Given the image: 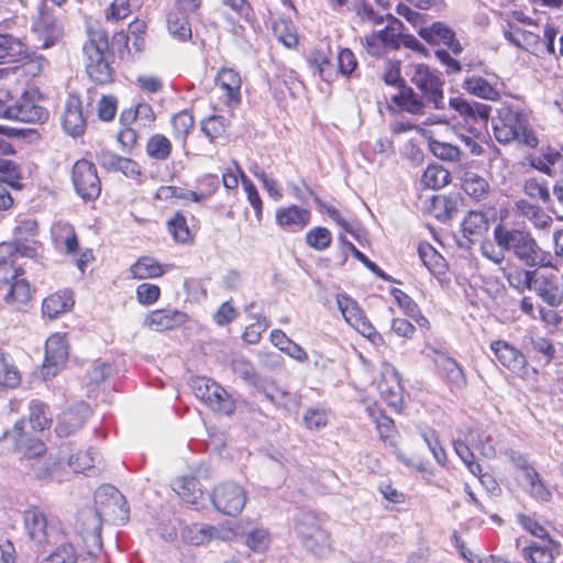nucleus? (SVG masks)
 <instances>
[{
	"mask_svg": "<svg viewBox=\"0 0 563 563\" xmlns=\"http://www.w3.org/2000/svg\"><path fill=\"white\" fill-rule=\"evenodd\" d=\"M35 249L18 241L0 244V297L14 310H23L32 298L23 258H33Z\"/></svg>",
	"mask_w": 563,
	"mask_h": 563,
	"instance_id": "1",
	"label": "nucleus"
},
{
	"mask_svg": "<svg viewBox=\"0 0 563 563\" xmlns=\"http://www.w3.org/2000/svg\"><path fill=\"white\" fill-rule=\"evenodd\" d=\"M494 241L530 267H554L550 255L544 252L532 234L526 229L510 228L498 223L493 231Z\"/></svg>",
	"mask_w": 563,
	"mask_h": 563,
	"instance_id": "2",
	"label": "nucleus"
},
{
	"mask_svg": "<svg viewBox=\"0 0 563 563\" xmlns=\"http://www.w3.org/2000/svg\"><path fill=\"white\" fill-rule=\"evenodd\" d=\"M494 135L499 143L505 144L517 141L530 148L539 144L528 117L516 107L505 106L498 111L494 121Z\"/></svg>",
	"mask_w": 563,
	"mask_h": 563,
	"instance_id": "3",
	"label": "nucleus"
},
{
	"mask_svg": "<svg viewBox=\"0 0 563 563\" xmlns=\"http://www.w3.org/2000/svg\"><path fill=\"white\" fill-rule=\"evenodd\" d=\"M88 40L84 45L86 71L98 85H107L113 80V69L106 57L109 43L107 34L100 27H88Z\"/></svg>",
	"mask_w": 563,
	"mask_h": 563,
	"instance_id": "4",
	"label": "nucleus"
},
{
	"mask_svg": "<svg viewBox=\"0 0 563 563\" xmlns=\"http://www.w3.org/2000/svg\"><path fill=\"white\" fill-rule=\"evenodd\" d=\"M102 520L103 518L98 510L91 507L81 509L76 517V533L87 554L92 558L97 556L102 550Z\"/></svg>",
	"mask_w": 563,
	"mask_h": 563,
	"instance_id": "5",
	"label": "nucleus"
},
{
	"mask_svg": "<svg viewBox=\"0 0 563 563\" xmlns=\"http://www.w3.org/2000/svg\"><path fill=\"white\" fill-rule=\"evenodd\" d=\"M191 388L197 398L213 411L231 415L235 410V402L231 395L217 382L207 377H196Z\"/></svg>",
	"mask_w": 563,
	"mask_h": 563,
	"instance_id": "6",
	"label": "nucleus"
},
{
	"mask_svg": "<svg viewBox=\"0 0 563 563\" xmlns=\"http://www.w3.org/2000/svg\"><path fill=\"white\" fill-rule=\"evenodd\" d=\"M410 80L421 90L429 104L435 109L444 108L443 81L435 70L424 64L412 65Z\"/></svg>",
	"mask_w": 563,
	"mask_h": 563,
	"instance_id": "7",
	"label": "nucleus"
},
{
	"mask_svg": "<svg viewBox=\"0 0 563 563\" xmlns=\"http://www.w3.org/2000/svg\"><path fill=\"white\" fill-rule=\"evenodd\" d=\"M296 532L303 548L314 555L321 556L330 551L329 533L320 527L313 515H302L297 521Z\"/></svg>",
	"mask_w": 563,
	"mask_h": 563,
	"instance_id": "8",
	"label": "nucleus"
},
{
	"mask_svg": "<svg viewBox=\"0 0 563 563\" xmlns=\"http://www.w3.org/2000/svg\"><path fill=\"white\" fill-rule=\"evenodd\" d=\"M95 510L103 518L125 521L129 507L124 496L112 485H102L95 493Z\"/></svg>",
	"mask_w": 563,
	"mask_h": 563,
	"instance_id": "9",
	"label": "nucleus"
},
{
	"mask_svg": "<svg viewBox=\"0 0 563 563\" xmlns=\"http://www.w3.org/2000/svg\"><path fill=\"white\" fill-rule=\"evenodd\" d=\"M211 500L218 511L227 516H236L245 506L246 493L236 483L224 482L214 487Z\"/></svg>",
	"mask_w": 563,
	"mask_h": 563,
	"instance_id": "10",
	"label": "nucleus"
},
{
	"mask_svg": "<svg viewBox=\"0 0 563 563\" xmlns=\"http://www.w3.org/2000/svg\"><path fill=\"white\" fill-rule=\"evenodd\" d=\"M76 192L85 200H95L101 192V181L95 165L87 159L77 161L71 170Z\"/></svg>",
	"mask_w": 563,
	"mask_h": 563,
	"instance_id": "11",
	"label": "nucleus"
},
{
	"mask_svg": "<svg viewBox=\"0 0 563 563\" xmlns=\"http://www.w3.org/2000/svg\"><path fill=\"white\" fill-rule=\"evenodd\" d=\"M496 360L514 375L527 379L530 374L526 355L516 346L505 340L490 343Z\"/></svg>",
	"mask_w": 563,
	"mask_h": 563,
	"instance_id": "12",
	"label": "nucleus"
},
{
	"mask_svg": "<svg viewBox=\"0 0 563 563\" xmlns=\"http://www.w3.org/2000/svg\"><path fill=\"white\" fill-rule=\"evenodd\" d=\"M529 290L534 291L552 308H558L563 303V288L559 284V277L553 273L534 269Z\"/></svg>",
	"mask_w": 563,
	"mask_h": 563,
	"instance_id": "13",
	"label": "nucleus"
},
{
	"mask_svg": "<svg viewBox=\"0 0 563 563\" xmlns=\"http://www.w3.org/2000/svg\"><path fill=\"white\" fill-rule=\"evenodd\" d=\"M36 96V90L24 91L21 98L14 102L11 120L44 123L48 119V111L35 100Z\"/></svg>",
	"mask_w": 563,
	"mask_h": 563,
	"instance_id": "14",
	"label": "nucleus"
},
{
	"mask_svg": "<svg viewBox=\"0 0 563 563\" xmlns=\"http://www.w3.org/2000/svg\"><path fill=\"white\" fill-rule=\"evenodd\" d=\"M336 305L345 321L363 336H376L377 332L357 302L346 295L336 296Z\"/></svg>",
	"mask_w": 563,
	"mask_h": 563,
	"instance_id": "15",
	"label": "nucleus"
},
{
	"mask_svg": "<svg viewBox=\"0 0 563 563\" xmlns=\"http://www.w3.org/2000/svg\"><path fill=\"white\" fill-rule=\"evenodd\" d=\"M68 358V343L60 333L52 334L45 344L44 376H55Z\"/></svg>",
	"mask_w": 563,
	"mask_h": 563,
	"instance_id": "16",
	"label": "nucleus"
},
{
	"mask_svg": "<svg viewBox=\"0 0 563 563\" xmlns=\"http://www.w3.org/2000/svg\"><path fill=\"white\" fill-rule=\"evenodd\" d=\"M24 427V420H19L11 430L4 432V438L11 440L27 460L40 457L45 452V445L38 439L30 437Z\"/></svg>",
	"mask_w": 563,
	"mask_h": 563,
	"instance_id": "17",
	"label": "nucleus"
},
{
	"mask_svg": "<svg viewBox=\"0 0 563 563\" xmlns=\"http://www.w3.org/2000/svg\"><path fill=\"white\" fill-rule=\"evenodd\" d=\"M377 389L382 398L393 407H398L402 402L404 388L400 382L398 371L390 364H384L382 377L377 383Z\"/></svg>",
	"mask_w": 563,
	"mask_h": 563,
	"instance_id": "18",
	"label": "nucleus"
},
{
	"mask_svg": "<svg viewBox=\"0 0 563 563\" xmlns=\"http://www.w3.org/2000/svg\"><path fill=\"white\" fill-rule=\"evenodd\" d=\"M24 528L29 538L42 545L49 541L53 530L48 527L45 514L38 508H30L23 515Z\"/></svg>",
	"mask_w": 563,
	"mask_h": 563,
	"instance_id": "19",
	"label": "nucleus"
},
{
	"mask_svg": "<svg viewBox=\"0 0 563 563\" xmlns=\"http://www.w3.org/2000/svg\"><path fill=\"white\" fill-rule=\"evenodd\" d=\"M419 35L431 44H443L448 46L453 54L462 53L463 47L456 40L454 31L442 22H434L430 26L421 27Z\"/></svg>",
	"mask_w": 563,
	"mask_h": 563,
	"instance_id": "20",
	"label": "nucleus"
},
{
	"mask_svg": "<svg viewBox=\"0 0 563 563\" xmlns=\"http://www.w3.org/2000/svg\"><path fill=\"white\" fill-rule=\"evenodd\" d=\"M89 413L90 409L85 402L65 409L58 417L56 432L60 437L70 435L84 426Z\"/></svg>",
	"mask_w": 563,
	"mask_h": 563,
	"instance_id": "21",
	"label": "nucleus"
},
{
	"mask_svg": "<svg viewBox=\"0 0 563 563\" xmlns=\"http://www.w3.org/2000/svg\"><path fill=\"white\" fill-rule=\"evenodd\" d=\"M188 321L187 313L176 309H159L152 311L144 319V327L154 331H165L180 327Z\"/></svg>",
	"mask_w": 563,
	"mask_h": 563,
	"instance_id": "22",
	"label": "nucleus"
},
{
	"mask_svg": "<svg viewBox=\"0 0 563 563\" xmlns=\"http://www.w3.org/2000/svg\"><path fill=\"white\" fill-rule=\"evenodd\" d=\"M34 32L42 42V48H49L54 46L64 34L62 23L48 13H42L34 22Z\"/></svg>",
	"mask_w": 563,
	"mask_h": 563,
	"instance_id": "23",
	"label": "nucleus"
},
{
	"mask_svg": "<svg viewBox=\"0 0 563 563\" xmlns=\"http://www.w3.org/2000/svg\"><path fill=\"white\" fill-rule=\"evenodd\" d=\"M310 220V212L307 209L291 205L276 211L277 224L288 232L302 230Z\"/></svg>",
	"mask_w": 563,
	"mask_h": 563,
	"instance_id": "24",
	"label": "nucleus"
},
{
	"mask_svg": "<svg viewBox=\"0 0 563 563\" xmlns=\"http://www.w3.org/2000/svg\"><path fill=\"white\" fill-rule=\"evenodd\" d=\"M63 128L66 133L78 136L84 133L86 119L82 114L80 100L77 97H69L63 114Z\"/></svg>",
	"mask_w": 563,
	"mask_h": 563,
	"instance_id": "25",
	"label": "nucleus"
},
{
	"mask_svg": "<svg viewBox=\"0 0 563 563\" xmlns=\"http://www.w3.org/2000/svg\"><path fill=\"white\" fill-rule=\"evenodd\" d=\"M262 393L271 402L287 411H290L299 406V399L285 389L277 386L274 382L262 380L256 388Z\"/></svg>",
	"mask_w": 563,
	"mask_h": 563,
	"instance_id": "26",
	"label": "nucleus"
},
{
	"mask_svg": "<svg viewBox=\"0 0 563 563\" xmlns=\"http://www.w3.org/2000/svg\"><path fill=\"white\" fill-rule=\"evenodd\" d=\"M489 221L485 213L481 211H470L461 223L463 238L468 244L477 241L485 232L488 231Z\"/></svg>",
	"mask_w": 563,
	"mask_h": 563,
	"instance_id": "27",
	"label": "nucleus"
},
{
	"mask_svg": "<svg viewBox=\"0 0 563 563\" xmlns=\"http://www.w3.org/2000/svg\"><path fill=\"white\" fill-rule=\"evenodd\" d=\"M504 35L506 40L516 47L532 54H538L540 46L542 45V41L539 35L519 26L510 25L508 29L504 30Z\"/></svg>",
	"mask_w": 563,
	"mask_h": 563,
	"instance_id": "28",
	"label": "nucleus"
},
{
	"mask_svg": "<svg viewBox=\"0 0 563 563\" xmlns=\"http://www.w3.org/2000/svg\"><path fill=\"white\" fill-rule=\"evenodd\" d=\"M437 358L434 360L439 369L445 376L448 383L457 389H462L466 386V376L462 366L452 357L446 356L442 353L437 352Z\"/></svg>",
	"mask_w": 563,
	"mask_h": 563,
	"instance_id": "29",
	"label": "nucleus"
},
{
	"mask_svg": "<svg viewBox=\"0 0 563 563\" xmlns=\"http://www.w3.org/2000/svg\"><path fill=\"white\" fill-rule=\"evenodd\" d=\"M514 210L532 222L536 229H550L553 219L547 214L540 207L525 200L519 199L515 202Z\"/></svg>",
	"mask_w": 563,
	"mask_h": 563,
	"instance_id": "30",
	"label": "nucleus"
},
{
	"mask_svg": "<svg viewBox=\"0 0 563 563\" xmlns=\"http://www.w3.org/2000/svg\"><path fill=\"white\" fill-rule=\"evenodd\" d=\"M217 84L224 90L230 104H238L241 101L240 89L242 80L235 70L231 68L221 69L217 76Z\"/></svg>",
	"mask_w": 563,
	"mask_h": 563,
	"instance_id": "31",
	"label": "nucleus"
},
{
	"mask_svg": "<svg viewBox=\"0 0 563 563\" xmlns=\"http://www.w3.org/2000/svg\"><path fill=\"white\" fill-rule=\"evenodd\" d=\"M555 550L556 543L548 538L526 548L523 555L530 563H554Z\"/></svg>",
	"mask_w": 563,
	"mask_h": 563,
	"instance_id": "32",
	"label": "nucleus"
},
{
	"mask_svg": "<svg viewBox=\"0 0 563 563\" xmlns=\"http://www.w3.org/2000/svg\"><path fill=\"white\" fill-rule=\"evenodd\" d=\"M463 191L476 201L485 199L489 192V184L483 176L467 170L462 177Z\"/></svg>",
	"mask_w": 563,
	"mask_h": 563,
	"instance_id": "33",
	"label": "nucleus"
},
{
	"mask_svg": "<svg viewBox=\"0 0 563 563\" xmlns=\"http://www.w3.org/2000/svg\"><path fill=\"white\" fill-rule=\"evenodd\" d=\"M463 88L473 96L490 101H496L500 97L498 89L479 76L466 77L463 81Z\"/></svg>",
	"mask_w": 563,
	"mask_h": 563,
	"instance_id": "34",
	"label": "nucleus"
},
{
	"mask_svg": "<svg viewBox=\"0 0 563 563\" xmlns=\"http://www.w3.org/2000/svg\"><path fill=\"white\" fill-rule=\"evenodd\" d=\"M449 103L450 107L461 115L471 119L479 118L484 121L488 120L492 110L490 106L479 102H470L460 97L451 98Z\"/></svg>",
	"mask_w": 563,
	"mask_h": 563,
	"instance_id": "35",
	"label": "nucleus"
},
{
	"mask_svg": "<svg viewBox=\"0 0 563 563\" xmlns=\"http://www.w3.org/2000/svg\"><path fill=\"white\" fill-rule=\"evenodd\" d=\"M27 57L29 47L25 43L10 34H0V58L16 62Z\"/></svg>",
	"mask_w": 563,
	"mask_h": 563,
	"instance_id": "36",
	"label": "nucleus"
},
{
	"mask_svg": "<svg viewBox=\"0 0 563 563\" xmlns=\"http://www.w3.org/2000/svg\"><path fill=\"white\" fill-rule=\"evenodd\" d=\"M529 346L533 357L544 365L550 364L556 356V347L549 338L532 335L529 338Z\"/></svg>",
	"mask_w": 563,
	"mask_h": 563,
	"instance_id": "37",
	"label": "nucleus"
},
{
	"mask_svg": "<svg viewBox=\"0 0 563 563\" xmlns=\"http://www.w3.org/2000/svg\"><path fill=\"white\" fill-rule=\"evenodd\" d=\"M74 305L73 297L69 292H56L43 300L42 310L45 316L51 319L58 317L60 313L70 309Z\"/></svg>",
	"mask_w": 563,
	"mask_h": 563,
	"instance_id": "38",
	"label": "nucleus"
},
{
	"mask_svg": "<svg viewBox=\"0 0 563 563\" xmlns=\"http://www.w3.org/2000/svg\"><path fill=\"white\" fill-rule=\"evenodd\" d=\"M174 490L187 504L198 506L203 493L196 477H183L175 484Z\"/></svg>",
	"mask_w": 563,
	"mask_h": 563,
	"instance_id": "39",
	"label": "nucleus"
},
{
	"mask_svg": "<svg viewBox=\"0 0 563 563\" xmlns=\"http://www.w3.org/2000/svg\"><path fill=\"white\" fill-rule=\"evenodd\" d=\"M503 272L504 277L511 288L518 290L520 294L530 289L534 271H528L519 266H509L504 268Z\"/></svg>",
	"mask_w": 563,
	"mask_h": 563,
	"instance_id": "40",
	"label": "nucleus"
},
{
	"mask_svg": "<svg viewBox=\"0 0 563 563\" xmlns=\"http://www.w3.org/2000/svg\"><path fill=\"white\" fill-rule=\"evenodd\" d=\"M130 272L136 279L156 278L164 274L161 264L150 256L140 257L130 267Z\"/></svg>",
	"mask_w": 563,
	"mask_h": 563,
	"instance_id": "41",
	"label": "nucleus"
},
{
	"mask_svg": "<svg viewBox=\"0 0 563 563\" xmlns=\"http://www.w3.org/2000/svg\"><path fill=\"white\" fill-rule=\"evenodd\" d=\"M167 27L169 33L180 41L191 37V26L188 22L187 12L179 10L170 12L167 18Z\"/></svg>",
	"mask_w": 563,
	"mask_h": 563,
	"instance_id": "42",
	"label": "nucleus"
},
{
	"mask_svg": "<svg viewBox=\"0 0 563 563\" xmlns=\"http://www.w3.org/2000/svg\"><path fill=\"white\" fill-rule=\"evenodd\" d=\"M451 181V174L443 166L434 164L429 165L421 178L424 187L430 189H440Z\"/></svg>",
	"mask_w": 563,
	"mask_h": 563,
	"instance_id": "43",
	"label": "nucleus"
},
{
	"mask_svg": "<svg viewBox=\"0 0 563 563\" xmlns=\"http://www.w3.org/2000/svg\"><path fill=\"white\" fill-rule=\"evenodd\" d=\"M20 372L12 363L11 357L0 349V385L9 388L19 386Z\"/></svg>",
	"mask_w": 563,
	"mask_h": 563,
	"instance_id": "44",
	"label": "nucleus"
},
{
	"mask_svg": "<svg viewBox=\"0 0 563 563\" xmlns=\"http://www.w3.org/2000/svg\"><path fill=\"white\" fill-rule=\"evenodd\" d=\"M29 421L34 431H43L48 428L52 423L48 407L38 400H33L30 404Z\"/></svg>",
	"mask_w": 563,
	"mask_h": 563,
	"instance_id": "45",
	"label": "nucleus"
},
{
	"mask_svg": "<svg viewBox=\"0 0 563 563\" xmlns=\"http://www.w3.org/2000/svg\"><path fill=\"white\" fill-rule=\"evenodd\" d=\"M146 153L154 159L165 161L172 153V143L165 135L154 134L147 141Z\"/></svg>",
	"mask_w": 563,
	"mask_h": 563,
	"instance_id": "46",
	"label": "nucleus"
},
{
	"mask_svg": "<svg viewBox=\"0 0 563 563\" xmlns=\"http://www.w3.org/2000/svg\"><path fill=\"white\" fill-rule=\"evenodd\" d=\"M170 123L173 126L174 137L179 139L185 144L188 134L195 125L194 115L189 111L184 110L174 114Z\"/></svg>",
	"mask_w": 563,
	"mask_h": 563,
	"instance_id": "47",
	"label": "nucleus"
},
{
	"mask_svg": "<svg viewBox=\"0 0 563 563\" xmlns=\"http://www.w3.org/2000/svg\"><path fill=\"white\" fill-rule=\"evenodd\" d=\"M55 241L59 246H64L67 253H73L78 249L77 235L74 228L68 223H57L54 229Z\"/></svg>",
	"mask_w": 563,
	"mask_h": 563,
	"instance_id": "48",
	"label": "nucleus"
},
{
	"mask_svg": "<svg viewBox=\"0 0 563 563\" xmlns=\"http://www.w3.org/2000/svg\"><path fill=\"white\" fill-rule=\"evenodd\" d=\"M467 441L474 445L482 455L487 459L496 456V449L492 434L483 430H473L468 433Z\"/></svg>",
	"mask_w": 563,
	"mask_h": 563,
	"instance_id": "49",
	"label": "nucleus"
},
{
	"mask_svg": "<svg viewBox=\"0 0 563 563\" xmlns=\"http://www.w3.org/2000/svg\"><path fill=\"white\" fill-rule=\"evenodd\" d=\"M271 533L263 527H256L245 533V544L254 552H264L269 548Z\"/></svg>",
	"mask_w": 563,
	"mask_h": 563,
	"instance_id": "50",
	"label": "nucleus"
},
{
	"mask_svg": "<svg viewBox=\"0 0 563 563\" xmlns=\"http://www.w3.org/2000/svg\"><path fill=\"white\" fill-rule=\"evenodd\" d=\"M167 225L169 233L176 242L188 243L192 240V234L183 214L176 213L170 220H168Z\"/></svg>",
	"mask_w": 563,
	"mask_h": 563,
	"instance_id": "51",
	"label": "nucleus"
},
{
	"mask_svg": "<svg viewBox=\"0 0 563 563\" xmlns=\"http://www.w3.org/2000/svg\"><path fill=\"white\" fill-rule=\"evenodd\" d=\"M306 242L316 251H324L331 245L332 234L325 228L316 227L307 232Z\"/></svg>",
	"mask_w": 563,
	"mask_h": 563,
	"instance_id": "52",
	"label": "nucleus"
},
{
	"mask_svg": "<svg viewBox=\"0 0 563 563\" xmlns=\"http://www.w3.org/2000/svg\"><path fill=\"white\" fill-rule=\"evenodd\" d=\"M521 479L523 484L529 487V492L534 498L542 501L549 500L551 493L547 489L534 470H528L527 475Z\"/></svg>",
	"mask_w": 563,
	"mask_h": 563,
	"instance_id": "53",
	"label": "nucleus"
},
{
	"mask_svg": "<svg viewBox=\"0 0 563 563\" xmlns=\"http://www.w3.org/2000/svg\"><path fill=\"white\" fill-rule=\"evenodd\" d=\"M432 212L440 221H448L457 212L456 203L444 196H438L432 199Z\"/></svg>",
	"mask_w": 563,
	"mask_h": 563,
	"instance_id": "54",
	"label": "nucleus"
},
{
	"mask_svg": "<svg viewBox=\"0 0 563 563\" xmlns=\"http://www.w3.org/2000/svg\"><path fill=\"white\" fill-rule=\"evenodd\" d=\"M395 101L398 102L404 110L413 114L421 113L424 107L422 99L411 88H405L400 92V96L395 98Z\"/></svg>",
	"mask_w": 563,
	"mask_h": 563,
	"instance_id": "55",
	"label": "nucleus"
},
{
	"mask_svg": "<svg viewBox=\"0 0 563 563\" xmlns=\"http://www.w3.org/2000/svg\"><path fill=\"white\" fill-rule=\"evenodd\" d=\"M231 366L236 375H239L243 380L255 386L256 388L262 382V379L257 377L254 366L242 357H236L232 361Z\"/></svg>",
	"mask_w": 563,
	"mask_h": 563,
	"instance_id": "56",
	"label": "nucleus"
},
{
	"mask_svg": "<svg viewBox=\"0 0 563 563\" xmlns=\"http://www.w3.org/2000/svg\"><path fill=\"white\" fill-rule=\"evenodd\" d=\"M227 120L222 115H211L201 122V130L210 141L225 133Z\"/></svg>",
	"mask_w": 563,
	"mask_h": 563,
	"instance_id": "57",
	"label": "nucleus"
},
{
	"mask_svg": "<svg viewBox=\"0 0 563 563\" xmlns=\"http://www.w3.org/2000/svg\"><path fill=\"white\" fill-rule=\"evenodd\" d=\"M141 0H114L110 7L108 19L122 20L129 16L133 10L140 8Z\"/></svg>",
	"mask_w": 563,
	"mask_h": 563,
	"instance_id": "58",
	"label": "nucleus"
},
{
	"mask_svg": "<svg viewBox=\"0 0 563 563\" xmlns=\"http://www.w3.org/2000/svg\"><path fill=\"white\" fill-rule=\"evenodd\" d=\"M77 555L71 544L65 543L44 558L40 563H76Z\"/></svg>",
	"mask_w": 563,
	"mask_h": 563,
	"instance_id": "59",
	"label": "nucleus"
},
{
	"mask_svg": "<svg viewBox=\"0 0 563 563\" xmlns=\"http://www.w3.org/2000/svg\"><path fill=\"white\" fill-rule=\"evenodd\" d=\"M523 192L531 199L540 200L544 203L550 201V192L547 184L536 178H530L525 181Z\"/></svg>",
	"mask_w": 563,
	"mask_h": 563,
	"instance_id": "60",
	"label": "nucleus"
},
{
	"mask_svg": "<svg viewBox=\"0 0 563 563\" xmlns=\"http://www.w3.org/2000/svg\"><path fill=\"white\" fill-rule=\"evenodd\" d=\"M98 457V453L91 450L79 452L76 456H70L68 459V465L75 472H84L89 468L95 467L96 460Z\"/></svg>",
	"mask_w": 563,
	"mask_h": 563,
	"instance_id": "61",
	"label": "nucleus"
},
{
	"mask_svg": "<svg viewBox=\"0 0 563 563\" xmlns=\"http://www.w3.org/2000/svg\"><path fill=\"white\" fill-rule=\"evenodd\" d=\"M430 147L432 153L443 161L459 162L461 158L460 148L450 143L433 141Z\"/></svg>",
	"mask_w": 563,
	"mask_h": 563,
	"instance_id": "62",
	"label": "nucleus"
},
{
	"mask_svg": "<svg viewBox=\"0 0 563 563\" xmlns=\"http://www.w3.org/2000/svg\"><path fill=\"white\" fill-rule=\"evenodd\" d=\"M190 533L192 534L190 537V542L196 545H200L212 539H216L219 534V530L210 525H200L194 526V528L190 530Z\"/></svg>",
	"mask_w": 563,
	"mask_h": 563,
	"instance_id": "63",
	"label": "nucleus"
},
{
	"mask_svg": "<svg viewBox=\"0 0 563 563\" xmlns=\"http://www.w3.org/2000/svg\"><path fill=\"white\" fill-rule=\"evenodd\" d=\"M161 296V289L158 286L143 283L136 288L137 301L144 306L153 305L158 300Z\"/></svg>",
	"mask_w": 563,
	"mask_h": 563,
	"instance_id": "64",
	"label": "nucleus"
}]
</instances>
